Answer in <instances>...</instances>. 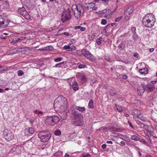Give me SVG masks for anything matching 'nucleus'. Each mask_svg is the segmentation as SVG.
<instances>
[{"label": "nucleus", "mask_w": 157, "mask_h": 157, "mask_svg": "<svg viewBox=\"0 0 157 157\" xmlns=\"http://www.w3.org/2000/svg\"><path fill=\"white\" fill-rule=\"evenodd\" d=\"M105 60L106 61L111 62L110 58L109 57L105 56L104 58Z\"/></svg>", "instance_id": "44"}, {"label": "nucleus", "mask_w": 157, "mask_h": 157, "mask_svg": "<svg viewBox=\"0 0 157 157\" xmlns=\"http://www.w3.org/2000/svg\"><path fill=\"white\" fill-rule=\"evenodd\" d=\"M139 72L142 75H145L148 73V69H139Z\"/></svg>", "instance_id": "21"}, {"label": "nucleus", "mask_w": 157, "mask_h": 157, "mask_svg": "<svg viewBox=\"0 0 157 157\" xmlns=\"http://www.w3.org/2000/svg\"><path fill=\"white\" fill-rule=\"evenodd\" d=\"M130 14H128V13H127L125 12H124V17L126 20H128L130 17L129 16Z\"/></svg>", "instance_id": "28"}, {"label": "nucleus", "mask_w": 157, "mask_h": 157, "mask_svg": "<svg viewBox=\"0 0 157 157\" xmlns=\"http://www.w3.org/2000/svg\"><path fill=\"white\" fill-rule=\"evenodd\" d=\"M154 50V49L153 48H151L149 49V52H152Z\"/></svg>", "instance_id": "61"}, {"label": "nucleus", "mask_w": 157, "mask_h": 157, "mask_svg": "<svg viewBox=\"0 0 157 157\" xmlns=\"http://www.w3.org/2000/svg\"><path fill=\"white\" fill-rule=\"evenodd\" d=\"M122 78L124 79H126L127 78V76L126 75H123L122 76Z\"/></svg>", "instance_id": "55"}, {"label": "nucleus", "mask_w": 157, "mask_h": 157, "mask_svg": "<svg viewBox=\"0 0 157 157\" xmlns=\"http://www.w3.org/2000/svg\"><path fill=\"white\" fill-rule=\"evenodd\" d=\"M63 63H59L58 64H56V67H61V65Z\"/></svg>", "instance_id": "50"}, {"label": "nucleus", "mask_w": 157, "mask_h": 157, "mask_svg": "<svg viewBox=\"0 0 157 157\" xmlns=\"http://www.w3.org/2000/svg\"><path fill=\"white\" fill-rule=\"evenodd\" d=\"M82 55L86 58L91 60H94V56L89 52L84 50H82L81 51Z\"/></svg>", "instance_id": "9"}, {"label": "nucleus", "mask_w": 157, "mask_h": 157, "mask_svg": "<svg viewBox=\"0 0 157 157\" xmlns=\"http://www.w3.org/2000/svg\"><path fill=\"white\" fill-rule=\"evenodd\" d=\"M144 88L140 89V88H138L137 90V93L139 95H142L144 92Z\"/></svg>", "instance_id": "24"}, {"label": "nucleus", "mask_w": 157, "mask_h": 157, "mask_svg": "<svg viewBox=\"0 0 157 157\" xmlns=\"http://www.w3.org/2000/svg\"><path fill=\"white\" fill-rule=\"evenodd\" d=\"M63 152L61 151H58L54 154L56 157H61L62 156Z\"/></svg>", "instance_id": "25"}, {"label": "nucleus", "mask_w": 157, "mask_h": 157, "mask_svg": "<svg viewBox=\"0 0 157 157\" xmlns=\"http://www.w3.org/2000/svg\"><path fill=\"white\" fill-rule=\"evenodd\" d=\"M138 55V54L137 53H135L133 55V56L134 57H136Z\"/></svg>", "instance_id": "58"}, {"label": "nucleus", "mask_w": 157, "mask_h": 157, "mask_svg": "<svg viewBox=\"0 0 157 157\" xmlns=\"http://www.w3.org/2000/svg\"><path fill=\"white\" fill-rule=\"evenodd\" d=\"M72 88L75 91H77L78 90V84L75 81L73 82L72 85Z\"/></svg>", "instance_id": "20"}, {"label": "nucleus", "mask_w": 157, "mask_h": 157, "mask_svg": "<svg viewBox=\"0 0 157 157\" xmlns=\"http://www.w3.org/2000/svg\"><path fill=\"white\" fill-rule=\"evenodd\" d=\"M132 38L135 40H136L139 39V36L136 33H134L133 35Z\"/></svg>", "instance_id": "36"}, {"label": "nucleus", "mask_w": 157, "mask_h": 157, "mask_svg": "<svg viewBox=\"0 0 157 157\" xmlns=\"http://www.w3.org/2000/svg\"><path fill=\"white\" fill-rule=\"evenodd\" d=\"M9 24V21L6 17L3 16H0V27L2 28L6 27Z\"/></svg>", "instance_id": "8"}, {"label": "nucleus", "mask_w": 157, "mask_h": 157, "mask_svg": "<svg viewBox=\"0 0 157 157\" xmlns=\"http://www.w3.org/2000/svg\"><path fill=\"white\" fill-rule=\"evenodd\" d=\"M64 35L66 36H68L69 35V33H68L67 32H64L63 33Z\"/></svg>", "instance_id": "57"}, {"label": "nucleus", "mask_w": 157, "mask_h": 157, "mask_svg": "<svg viewBox=\"0 0 157 157\" xmlns=\"http://www.w3.org/2000/svg\"><path fill=\"white\" fill-rule=\"evenodd\" d=\"M3 134L5 139L8 141L12 140L14 138V135L12 132L7 129L5 130L3 132Z\"/></svg>", "instance_id": "7"}, {"label": "nucleus", "mask_w": 157, "mask_h": 157, "mask_svg": "<svg viewBox=\"0 0 157 157\" xmlns=\"http://www.w3.org/2000/svg\"><path fill=\"white\" fill-rule=\"evenodd\" d=\"M81 27V26H75V27L74 29H79Z\"/></svg>", "instance_id": "54"}, {"label": "nucleus", "mask_w": 157, "mask_h": 157, "mask_svg": "<svg viewBox=\"0 0 157 157\" xmlns=\"http://www.w3.org/2000/svg\"><path fill=\"white\" fill-rule=\"evenodd\" d=\"M72 10L74 13L75 17L77 18H79L81 13L84 11L83 8L80 4L72 5Z\"/></svg>", "instance_id": "4"}, {"label": "nucleus", "mask_w": 157, "mask_h": 157, "mask_svg": "<svg viewBox=\"0 0 157 157\" xmlns=\"http://www.w3.org/2000/svg\"><path fill=\"white\" fill-rule=\"evenodd\" d=\"M34 113L35 114L37 115L39 117L41 116L43 114L42 112L37 109L35 110Z\"/></svg>", "instance_id": "22"}, {"label": "nucleus", "mask_w": 157, "mask_h": 157, "mask_svg": "<svg viewBox=\"0 0 157 157\" xmlns=\"http://www.w3.org/2000/svg\"><path fill=\"white\" fill-rule=\"evenodd\" d=\"M60 121L59 117L56 116L47 117L45 121L46 125H54Z\"/></svg>", "instance_id": "5"}, {"label": "nucleus", "mask_w": 157, "mask_h": 157, "mask_svg": "<svg viewBox=\"0 0 157 157\" xmlns=\"http://www.w3.org/2000/svg\"><path fill=\"white\" fill-rule=\"evenodd\" d=\"M131 139L132 140H134L135 141H137L139 140L140 138L139 137L136 136L135 135H133L131 136Z\"/></svg>", "instance_id": "30"}, {"label": "nucleus", "mask_w": 157, "mask_h": 157, "mask_svg": "<svg viewBox=\"0 0 157 157\" xmlns=\"http://www.w3.org/2000/svg\"><path fill=\"white\" fill-rule=\"evenodd\" d=\"M134 10L132 6H130L128 8H127L124 11L128 13V14H130L132 13L133 11Z\"/></svg>", "instance_id": "17"}, {"label": "nucleus", "mask_w": 157, "mask_h": 157, "mask_svg": "<svg viewBox=\"0 0 157 157\" xmlns=\"http://www.w3.org/2000/svg\"><path fill=\"white\" fill-rule=\"evenodd\" d=\"M139 140L140 142H142V143H143V144L145 145H147V142L145 141V140L144 139H140Z\"/></svg>", "instance_id": "43"}, {"label": "nucleus", "mask_w": 157, "mask_h": 157, "mask_svg": "<svg viewBox=\"0 0 157 157\" xmlns=\"http://www.w3.org/2000/svg\"><path fill=\"white\" fill-rule=\"evenodd\" d=\"M75 108L80 111L82 112L85 110V108L84 107H80L78 106H76Z\"/></svg>", "instance_id": "27"}, {"label": "nucleus", "mask_w": 157, "mask_h": 157, "mask_svg": "<svg viewBox=\"0 0 157 157\" xmlns=\"http://www.w3.org/2000/svg\"><path fill=\"white\" fill-rule=\"evenodd\" d=\"M86 30V28L85 27H81L80 28V30L81 31H84Z\"/></svg>", "instance_id": "52"}, {"label": "nucleus", "mask_w": 157, "mask_h": 157, "mask_svg": "<svg viewBox=\"0 0 157 157\" xmlns=\"http://www.w3.org/2000/svg\"><path fill=\"white\" fill-rule=\"evenodd\" d=\"M85 8L88 10H90L92 9V10H97V8L95 6V4L94 3H90L88 4H86Z\"/></svg>", "instance_id": "13"}, {"label": "nucleus", "mask_w": 157, "mask_h": 157, "mask_svg": "<svg viewBox=\"0 0 157 157\" xmlns=\"http://www.w3.org/2000/svg\"><path fill=\"white\" fill-rule=\"evenodd\" d=\"M106 143L108 144H113V142L112 141H108L106 142Z\"/></svg>", "instance_id": "59"}, {"label": "nucleus", "mask_w": 157, "mask_h": 157, "mask_svg": "<svg viewBox=\"0 0 157 157\" xmlns=\"http://www.w3.org/2000/svg\"><path fill=\"white\" fill-rule=\"evenodd\" d=\"M71 17V11L69 9H64L62 14L61 20L63 23L69 20Z\"/></svg>", "instance_id": "6"}, {"label": "nucleus", "mask_w": 157, "mask_h": 157, "mask_svg": "<svg viewBox=\"0 0 157 157\" xmlns=\"http://www.w3.org/2000/svg\"><path fill=\"white\" fill-rule=\"evenodd\" d=\"M101 147L103 149H105L106 147V145L105 144H103L101 146Z\"/></svg>", "instance_id": "56"}, {"label": "nucleus", "mask_w": 157, "mask_h": 157, "mask_svg": "<svg viewBox=\"0 0 157 157\" xmlns=\"http://www.w3.org/2000/svg\"><path fill=\"white\" fill-rule=\"evenodd\" d=\"M123 42H121V43L118 45V48L119 49L123 47Z\"/></svg>", "instance_id": "47"}, {"label": "nucleus", "mask_w": 157, "mask_h": 157, "mask_svg": "<svg viewBox=\"0 0 157 157\" xmlns=\"http://www.w3.org/2000/svg\"><path fill=\"white\" fill-rule=\"evenodd\" d=\"M23 40V38H15L13 40V42L14 43H16L18 42H19L20 41Z\"/></svg>", "instance_id": "26"}, {"label": "nucleus", "mask_w": 157, "mask_h": 157, "mask_svg": "<svg viewBox=\"0 0 157 157\" xmlns=\"http://www.w3.org/2000/svg\"><path fill=\"white\" fill-rule=\"evenodd\" d=\"M121 130L119 128H114V131L117 132H121Z\"/></svg>", "instance_id": "49"}, {"label": "nucleus", "mask_w": 157, "mask_h": 157, "mask_svg": "<svg viewBox=\"0 0 157 157\" xmlns=\"http://www.w3.org/2000/svg\"><path fill=\"white\" fill-rule=\"evenodd\" d=\"M67 106V101L66 99L62 95L59 96L54 101V107L55 109L61 112H65V114L68 111Z\"/></svg>", "instance_id": "1"}, {"label": "nucleus", "mask_w": 157, "mask_h": 157, "mask_svg": "<svg viewBox=\"0 0 157 157\" xmlns=\"http://www.w3.org/2000/svg\"><path fill=\"white\" fill-rule=\"evenodd\" d=\"M136 30V28L135 27H132L131 28V31L133 33H136L135 32Z\"/></svg>", "instance_id": "48"}, {"label": "nucleus", "mask_w": 157, "mask_h": 157, "mask_svg": "<svg viewBox=\"0 0 157 157\" xmlns=\"http://www.w3.org/2000/svg\"><path fill=\"white\" fill-rule=\"evenodd\" d=\"M45 50H53V48L52 46H46L44 47Z\"/></svg>", "instance_id": "32"}, {"label": "nucleus", "mask_w": 157, "mask_h": 157, "mask_svg": "<svg viewBox=\"0 0 157 157\" xmlns=\"http://www.w3.org/2000/svg\"><path fill=\"white\" fill-rule=\"evenodd\" d=\"M79 68H87L86 65L83 64H80L78 67Z\"/></svg>", "instance_id": "42"}, {"label": "nucleus", "mask_w": 157, "mask_h": 157, "mask_svg": "<svg viewBox=\"0 0 157 157\" xmlns=\"http://www.w3.org/2000/svg\"><path fill=\"white\" fill-rule=\"evenodd\" d=\"M155 22L154 16L152 14H147L143 18V24L146 27H151L154 25Z\"/></svg>", "instance_id": "2"}, {"label": "nucleus", "mask_w": 157, "mask_h": 157, "mask_svg": "<svg viewBox=\"0 0 157 157\" xmlns=\"http://www.w3.org/2000/svg\"><path fill=\"white\" fill-rule=\"evenodd\" d=\"M38 136L43 142H47L51 137V133L49 131H40L38 133Z\"/></svg>", "instance_id": "3"}, {"label": "nucleus", "mask_w": 157, "mask_h": 157, "mask_svg": "<svg viewBox=\"0 0 157 157\" xmlns=\"http://www.w3.org/2000/svg\"><path fill=\"white\" fill-rule=\"evenodd\" d=\"M110 10L108 9H105L102 11L101 14H105L107 13H109Z\"/></svg>", "instance_id": "39"}, {"label": "nucleus", "mask_w": 157, "mask_h": 157, "mask_svg": "<svg viewBox=\"0 0 157 157\" xmlns=\"http://www.w3.org/2000/svg\"><path fill=\"white\" fill-rule=\"evenodd\" d=\"M107 23L106 20L105 19H102L101 21V24L103 25H105Z\"/></svg>", "instance_id": "45"}, {"label": "nucleus", "mask_w": 157, "mask_h": 157, "mask_svg": "<svg viewBox=\"0 0 157 157\" xmlns=\"http://www.w3.org/2000/svg\"><path fill=\"white\" fill-rule=\"evenodd\" d=\"M88 107L89 108L93 109L94 108L93 105V101L91 99L89 101Z\"/></svg>", "instance_id": "23"}, {"label": "nucleus", "mask_w": 157, "mask_h": 157, "mask_svg": "<svg viewBox=\"0 0 157 157\" xmlns=\"http://www.w3.org/2000/svg\"><path fill=\"white\" fill-rule=\"evenodd\" d=\"M144 88L149 92H152L155 90V87L154 85L148 84L144 86Z\"/></svg>", "instance_id": "15"}, {"label": "nucleus", "mask_w": 157, "mask_h": 157, "mask_svg": "<svg viewBox=\"0 0 157 157\" xmlns=\"http://www.w3.org/2000/svg\"><path fill=\"white\" fill-rule=\"evenodd\" d=\"M62 59L63 58L62 57H57L55 58L54 60L55 62H57L61 61Z\"/></svg>", "instance_id": "40"}, {"label": "nucleus", "mask_w": 157, "mask_h": 157, "mask_svg": "<svg viewBox=\"0 0 157 157\" xmlns=\"http://www.w3.org/2000/svg\"><path fill=\"white\" fill-rule=\"evenodd\" d=\"M110 13L109 12V13H107L105 14V15H104V17H107L109 16L110 15Z\"/></svg>", "instance_id": "51"}, {"label": "nucleus", "mask_w": 157, "mask_h": 157, "mask_svg": "<svg viewBox=\"0 0 157 157\" xmlns=\"http://www.w3.org/2000/svg\"><path fill=\"white\" fill-rule=\"evenodd\" d=\"M54 133L56 136H59L61 134V132L60 130H56L54 131Z\"/></svg>", "instance_id": "35"}, {"label": "nucleus", "mask_w": 157, "mask_h": 157, "mask_svg": "<svg viewBox=\"0 0 157 157\" xmlns=\"http://www.w3.org/2000/svg\"><path fill=\"white\" fill-rule=\"evenodd\" d=\"M102 39V37H100L99 38L97 39L96 40V42L99 45L100 44H101V40Z\"/></svg>", "instance_id": "34"}, {"label": "nucleus", "mask_w": 157, "mask_h": 157, "mask_svg": "<svg viewBox=\"0 0 157 157\" xmlns=\"http://www.w3.org/2000/svg\"><path fill=\"white\" fill-rule=\"evenodd\" d=\"M122 17H123L122 16H120L119 17L117 18H116V19L115 20V21L116 22H118V21H119L122 19Z\"/></svg>", "instance_id": "46"}, {"label": "nucleus", "mask_w": 157, "mask_h": 157, "mask_svg": "<svg viewBox=\"0 0 157 157\" xmlns=\"http://www.w3.org/2000/svg\"><path fill=\"white\" fill-rule=\"evenodd\" d=\"M69 155L67 153H66L64 155V157H69Z\"/></svg>", "instance_id": "64"}, {"label": "nucleus", "mask_w": 157, "mask_h": 157, "mask_svg": "<svg viewBox=\"0 0 157 157\" xmlns=\"http://www.w3.org/2000/svg\"><path fill=\"white\" fill-rule=\"evenodd\" d=\"M25 12H26V11L25 10V8L23 7L21 8H19L17 10L18 13L22 15H24V13H25Z\"/></svg>", "instance_id": "19"}, {"label": "nucleus", "mask_w": 157, "mask_h": 157, "mask_svg": "<svg viewBox=\"0 0 157 157\" xmlns=\"http://www.w3.org/2000/svg\"><path fill=\"white\" fill-rule=\"evenodd\" d=\"M17 74L18 76H22L23 75L24 72L21 70H18L17 71Z\"/></svg>", "instance_id": "41"}, {"label": "nucleus", "mask_w": 157, "mask_h": 157, "mask_svg": "<svg viewBox=\"0 0 157 157\" xmlns=\"http://www.w3.org/2000/svg\"><path fill=\"white\" fill-rule=\"evenodd\" d=\"M38 50H39L41 51H45V50L44 47L43 48H40V49H38Z\"/></svg>", "instance_id": "60"}, {"label": "nucleus", "mask_w": 157, "mask_h": 157, "mask_svg": "<svg viewBox=\"0 0 157 157\" xmlns=\"http://www.w3.org/2000/svg\"><path fill=\"white\" fill-rule=\"evenodd\" d=\"M24 15H23L22 16L24 17L26 19H29L30 18V16L29 15L28 13L27 12H25Z\"/></svg>", "instance_id": "31"}, {"label": "nucleus", "mask_w": 157, "mask_h": 157, "mask_svg": "<svg viewBox=\"0 0 157 157\" xmlns=\"http://www.w3.org/2000/svg\"><path fill=\"white\" fill-rule=\"evenodd\" d=\"M102 1L104 2H105V3H107L108 2H109V0H101Z\"/></svg>", "instance_id": "63"}, {"label": "nucleus", "mask_w": 157, "mask_h": 157, "mask_svg": "<svg viewBox=\"0 0 157 157\" xmlns=\"http://www.w3.org/2000/svg\"><path fill=\"white\" fill-rule=\"evenodd\" d=\"M74 122L75 125L81 126L83 124L82 119L78 116L76 117Z\"/></svg>", "instance_id": "12"}, {"label": "nucleus", "mask_w": 157, "mask_h": 157, "mask_svg": "<svg viewBox=\"0 0 157 157\" xmlns=\"http://www.w3.org/2000/svg\"><path fill=\"white\" fill-rule=\"evenodd\" d=\"M139 125L141 128H144L145 129L148 128L149 130L146 131L150 134H152L154 132V129L153 128L148 125H145L144 124L140 123Z\"/></svg>", "instance_id": "10"}, {"label": "nucleus", "mask_w": 157, "mask_h": 157, "mask_svg": "<svg viewBox=\"0 0 157 157\" xmlns=\"http://www.w3.org/2000/svg\"><path fill=\"white\" fill-rule=\"evenodd\" d=\"M81 79L82 84L84 83L87 81V78L85 75H82L81 77Z\"/></svg>", "instance_id": "29"}, {"label": "nucleus", "mask_w": 157, "mask_h": 157, "mask_svg": "<svg viewBox=\"0 0 157 157\" xmlns=\"http://www.w3.org/2000/svg\"><path fill=\"white\" fill-rule=\"evenodd\" d=\"M71 44L69 43L68 45H65L63 47L64 49L69 50V51L74 50L75 49V48L73 46H71Z\"/></svg>", "instance_id": "16"}, {"label": "nucleus", "mask_w": 157, "mask_h": 157, "mask_svg": "<svg viewBox=\"0 0 157 157\" xmlns=\"http://www.w3.org/2000/svg\"><path fill=\"white\" fill-rule=\"evenodd\" d=\"M121 143L123 145H125V143L124 141H121Z\"/></svg>", "instance_id": "62"}, {"label": "nucleus", "mask_w": 157, "mask_h": 157, "mask_svg": "<svg viewBox=\"0 0 157 157\" xmlns=\"http://www.w3.org/2000/svg\"><path fill=\"white\" fill-rule=\"evenodd\" d=\"M88 36L89 39L90 40H92L94 38L95 35L94 34H93L91 35H89Z\"/></svg>", "instance_id": "37"}, {"label": "nucleus", "mask_w": 157, "mask_h": 157, "mask_svg": "<svg viewBox=\"0 0 157 157\" xmlns=\"http://www.w3.org/2000/svg\"><path fill=\"white\" fill-rule=\"evenodd\" d=\"M35 130L32 127L29 129H26L25 130V133L26 136H30L34 133Z\"/></svg>", "instance_id": "14"}, {"label": "nucleus", "mask_w": 157, "mask_h": 157, "mask_svg": "<svg viewBox=\"0 0 157 157\" xmlns=\"http://www.w3.org/2000/svg\"><path fill=\"white\" fill-rule=\"evenodd\" d=\"M157 82V81L156 80L155 81H151L150 82V83L151 84H152L153 85L155 84L156 82Z\"/></svg>", "instance_id": "53"}, {"label": "nucleus", "mask_w": 157, "mask_h": 157, "mask_svg": "<svg viewBox=\"0 0 157 157\" xmlns=\"http://www.w3.org/2000/svg\"><path fill=\"white\" fill-rule=\"evenodd\" d=\"M114 136L120 138L125 141L129 142L130 140L128 136L127 135H123L121 134L118 133H114Z\"/></svg>", "instance_id": "11"}, {"label": "nucleus", "mask_w": 157, "mask_h": 157, "mask_svg": "<svg viewBox=\"0 0 157 157\" xmlns=\"http://www.w3.org/2000/svg\"><path fill=\"white\" fill-rule=\"evenodd\" d=\"M116 109L117 111L121 112L122 111V109L121 106L119 105L116 106Z\"/></svg>", "instance_id": "33"}, {"label": "nucleus", "mask_w": 157, "mask_h": 157, "mask_svg": "<svg viewBox=\"0 0 157 157\" xmlns=\"http://www.w3.org/2000/svg\"><path fill=\"white\" fill-rule=\"evenodd\" d=\"M138 117L143 121H145L146 120V118L143 116H138Z\"/></svg>", "instance_id": "38"}, {"label": "nucleus", "mask_w": 157, "mask_h": 157, "mask_svg": "<svg viewBox=\"0 0 157 157\" xmlns=\"http://www.w3.org/2000/svg\"><path fill=\"white\" fill-rule=\"evenodd\" d=\"M132 115L138 117L140 115L141 112L138 110L134 109L132 110Z\"/></svg>", "instance_id": "18"}]
</instances>
